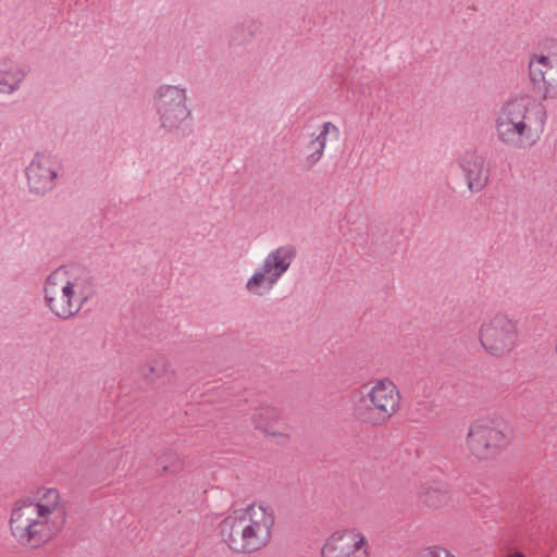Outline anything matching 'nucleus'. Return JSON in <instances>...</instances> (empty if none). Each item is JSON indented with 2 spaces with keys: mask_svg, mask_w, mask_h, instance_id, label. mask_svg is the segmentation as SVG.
<instances>
[{
  "mask_svg": "<svg viewBox=\"0 0 557 557\" xmlns=\"http://www.w3.org/2000/svg\"><path fill=\"white\" fill-rule=\"evenodd\" d=\"M29 193L35 196H44L55 186L57 176H26Z\"/></svg>",
  "mask_w": 557,
  "mask_h": 557,
  "instance_id": "aec40b11",
  "label": "nucleus"
},
{
  "mask_svg": "<svg viewBox=\"0 0 557 557\" xmlns=\"http://www.w3.org/2000/svg\"><path fill=\"white\" fill-rule=\"evenodd\" d=\"M64 281L66 284L72 285L73 289L77 290L88 300L96 293L95 278L90 272L84 268L73 265L64 267Z\"/></svg>",
  "mask_w": 557,
  "mask_h": 557,
  "instance_id": "ddd939ff",
  "label": "nucleus"
},
{
  "mask_svg": "<svg viewBox=\"0 0 557 557\" xmlns=\"http://www.w3.org/2000/svg\"><path fill=\"white\" fill-rule=\"evenodd\" d=\"M66 294V320L76 317L83 307L89 301L86 296H83L77 290L73 289L72 285L65 284Z\"/></svg>",
  "mask_w": 557,
  "mask_h": 557,
  "instance_id": "6ab92c4d",
  "label": "nucleus"
},
{
  "mask_svg": "<svg viewBox=\"0 0 557 557\" xmlns=\"http://www.w3.org/2000/svg\"><path fill=\"white\" fill-rule=\"evenodd\" d=\"M274 524L275 516L269 506L252 504L224 518L219 533L233 552L251 554L269 544Z\"/></svg>",
  "mask_w": 557,
  "mask_h": 557,
  "instance_id": "f03ea898",
  "label": "nucleus"
},
{
  "mask_svg": "<svg viewBox=\"0 0 557 557\" xmlns=\"http://www.w3.org/2000/svg\"><path fill=\"white\" fill-rule=\"evenodd\" d=\"M545 120L546 112L535 99L516 97L500 107L495 120L496 136L507 147L524 149L540 139Z\"/></svg>",
  "mask_w": 557,
  "mask_h": 557,
  "instance_id": "f257e3e1",
  "label": "nucleus"
},
{
  "mask_svg": "<svg viewBox=\"0 0 557 557\" xmlns=\"http://www.w3.org/2000/svg\"><path fill=\"white\" fill-rule=\"evenodd\" d=\"M479 338L490 355L503 357L509 354L517 344V323L508 314L497 312L483 321Z\"/></svg>",
  "mask_w": 557,
  "mask_h": 557,
  "instance_id": "0eeeda50",
  "label": "nucleus"
},
{
  "mask_svg": "<svg viewBox=\"0 0 557 557\" xmlns=\"http://www.w3.org/2000/svg\"><path fill=\"white\" fill-rule=\"evenodd\" d=\"M158 465L164 473L175 474L183 470V461L178 458L177 454L172 449H168L157 459Z\"/></svg>",
  "mask_w": 557,
  "mask_h": 557,
  "instance_id": "412c9836",
  "label": "nucleus"
},
{
  "mask_svg": "<svg viewBox=\"0 0 557 557\" xmlns=\"http://www.w3.org/2000/svg\"><path fill=\"white\" fill-rule=\"evenodd\" d=\"M366 545V537L356 530L334 532L322 548V557H341L356 554Z\"/></svg>",
  "mask_w": 557,
  "mask_h": 557,
  "instance_id": "9d476101",
  "label": "nucleus"
},
{
  "mask_svg": "<svg viewBox=\"0 0 557 557\" xmlns=\"http://www.w3.org/2000/svg\"><path fill=\"white\" fill-rule=\"evenodd\" d=\"M59 499V492L55 488H47L40 497V500L38 503L32 502V505L37 508L40 507L42 509V517L47 519H55L59 521V517H61L64 520V516L58 510Z\"/></svg>",
  "mask_w": 557,
  "mask_h": 557,
  "instance_id": "f3484780",
  "label": "nucleus"
},
{
  "mask_svg": "<svg viewBox=\"0 0 557 557\" xmlns=\"http://www.w3.org/2000/svg\"><path fill=\"white\" fill-rule=\"evenodd\" d=\"M296 253V248L293 245L280 246L272 250L263 260L262 265L247 281L246 289L256 295H261L260 287L263 284L267 285L268 290L271 289L289 269Z\"/></svg>",
  "mask_w": 557,
  "mask_h": 557,
  "instance_id": "6e6552de",
  "label": "nucleus"
},
{
  "mask_svg": "<svg viewBox=\"0 0 557 557\" xmlns=\"http://www.w3.org/2000/svg\"><path fill=\"white\" fill-rule=\"evenodd\" d=\"M61 170L59 160L50 153H36L28 166L26 174H58Z\"/></svg>",
  "mask_w": 557,
  "mask_h": 557,
  "instance_id": "dca6fc26",
  "label": "nucleus"
},
{
  "mask_svg": "<svg viewBox=\"0 0 557 557\" xmlns=\"http://www.w3.org/2000/svg\"><path fill=\"white\" fill-rule=\"evenodd\" d=\"M460 166L466 174H474L480 171L481 159L474 151H468L466 152Z\"/></svg>",
  "mask_w": 557,
  "mask_h": 557,
  "instance_id": "4be33fe9",
  "label": "nucleus"
},
{
  "mask_svg": "<svg viewBox=\"0 0 557 557\" xmlns=\"http://www.w3.org/2000/svg\"><path fill=\"white\" fill-rule=\"evenodd\" d=\"M444 548L430 547L425 550L422 557H443Z\"/></svg>",
  "mask_w": 557,
  "mask_h": 557,
  "instance_id": "b1692460",
  "label": "nucleus"
},
{
  "mask_svg": "<svg viewBox=\"0 0 557 557\" xmlns=\"http://www.w3.org/2000/svg\"><path fill=\"white\" fill-rule=\"evenodd\" d=\"M341 137L339 128L332 122H324L317 135H312L310 141L305 147V163L308 166L317 164L324 152L327 141H338Z\"/></svg>",
  "mask_w": 557,
  "mask_h": 557,
  "instance_id": "9b49d317",
  "label": "nucleus"
},
{
  "mask_svg": "<svg viewBox=\"0 0 557 557\" xmlns=\"http://www.w3.org/2000/svg\"><path fill=\"white\" fill-rule=\"evenodd\" d=\"M251 419L256 429H259L263 433L270 435L278 434L275 430V424L280 419V411L277 408L269 405H261L256 408V412L252 414Z\"/></svg>",
  "mask_w": 557,
  "mask_h": 557,
  "instance_id": "2eb2a0df",
  "label": "nucleus"
},
{
  "mask_svg": "<svg viewBox=\"0 0 557 557\" xmlns=\"http://www.w3.org/2000/svg\"><path fill=\"white\" fill-rule=\"evenodd\" d=\"M169 367L170 363L166 358L158 356L141 367L140 374L146 381L153 382L158 377L166 374Z\"/></svg>",
  "mask_w": 557,
  "mask_h": 557,
  "instance_id": "a211bd4d",
  "label": "nucleus"
},
{
  "mask_svg": "<svg viewBox=\"0 0 557 557\" xmlns=\"http://www.w3.org/2000/svg\"><path fill=\"white\" fill-rule=\"evenodd\" d=\"M511 436V426L505 421H476L470 425L467 444L476 458L490 459L509 444Z\"/></svg>",
  "mask_w": 557,
  "mask_h": 557,
  "instance_id": "423d86ee",
  "label": "nucleus"
},
{
  "mask_svg": "<svg viewBox=\"0 0 557 557\" xmlns=\"http://www.w3.org/2000/svg\"><path fill=\"white\" fill-rule=\"evenodd\" d=\"M444 557H455L453 554H450L448 550L444 549L443 553Z\"/></svg>",
  "mask_w": 557,
  "mask_h": 557,
  "instance_id": "393cba45",
  "label": "nucleus"
},
{
  "mask_svg": "<svg viewBox=\"0 0 557 557\" xmlns=\"http://www.w3.org/2000/svg\"><path fill=\"white\" fill-rule=\"evenodd\" d=\"M420 500L430 508H440L448 504L450 496L447 487L440 482L425 483L419 491Z\"/></svg>",
  "mask_w": 557,
  "mask_h": 557,
  "instance_id": "4468645a",
  "label": "nucleus"
},
{
  "mask_svg": "<svg viewBox=\"0 0 557 557\" xmlns=\"http://www.w3.org/2000/svg\"><path fill=\"white\" fill-rule=\"evenodd\" d=\"M42 509L32 502H17L10 517L13 537L23 546L37 548L52 539L62 528L63 519H47Z\"/></svg>",
  "mask_w": 557,
  "mask_h": 557,
  "instance_id": "20e7f679",
  "label": "nucleus"
},
{
  "mask_svg": "<svg viewBox=\"0 0 557 557\" xmlns=\"http://www.w3.org/2000/svg\"><path fill=\"white\" fill-rule=\"evenodd\" d=\"M471 193H479L487 185V176H458Z\"/></svg>",
  "mask_w": 557,
  "mask_h": 557,
  "instance_id": "5701e85b",
  "label": "nucleus"
},
{
  "mask_svg": "<svg viewBox=\"0 0 557 557\" xmlns=\"http://www.w3.org/2000/svg\"><path fill=\"white\" fill-rule=\"evenodd\" d=\"M351 416L361 425L379 426L387 422L400 407V393L388 379L363 386L350 396Z\"/></svg>",
  "mask_w": 557,
  "mask_h": 557,
  "instance_id": "7ed1b4c3",
  "label": "nucleus"
},
{
  "mask_svg": "<svg viewBox=\"0 0 557 557\" xmlns=\"http://www.w3.org/2000/svg\"><path fill=\"white\" fill-rule=\"evenodd\" d=\"M153 107L161 129L173 134L191 119L188 90L183 85L161 84L153 92Z\"/></svg>",
  "mask_w": 557,
  "mask_h": 557,
  "instance_id": "39448f33",
  "label": "nucleus"
},
{
  "mask_svg": "<svg viewBox=\"0 0 557 557\" xmlns=\"http://www.w3.org/2000/svg\"><path fill=\"white\" fill-rule=\"evenodd\" d=\"M64 267L52 271L44 282V302L50 312L61 320H66V294Z\"/></svg>",
  "mask_w": 557,
  "mask_h": 557,
  "instance_id": "1a4fd4ad",
  "label": "nucleus"
},
{
  "mask_svg": "<svg viewBox=\"0 0 557 557\" xmlns=\"http://www.w3.org/2000/svg\"><path fill=\"white\" fill-rule=\"evenodd\" d=\"M27 77L26 69L8 57H0V95L17 92Z\"/></svg>",
  "mask_w": 557,
  "mask_h": 557,
  "instance_id": "f8f14e48",
  "label": "nucleus"
}]
</instances>
